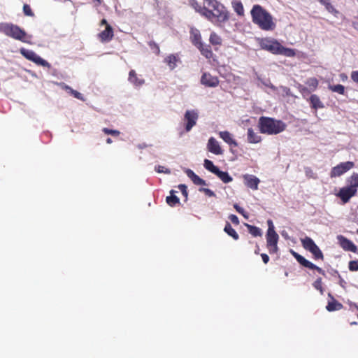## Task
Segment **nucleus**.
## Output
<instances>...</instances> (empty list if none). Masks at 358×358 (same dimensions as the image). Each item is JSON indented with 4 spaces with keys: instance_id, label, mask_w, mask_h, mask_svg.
<instances>
[{
    "instance_id": "nucleus-62",
    "label": "nucleus",
    "mask_w": 358,
    "mask_h": 358,
    "mask_svg": "<svg viewBox=\"0 0 358 358\" xmlns=\"http://www.w3.org/2000/svg\"><path fill=\"white\" fill-rule=\"evenodd\" d=\"M357 233H358V229H357Z\"/></svg>"
},
{
    "instance_id": "nucleus-36",
    "label": "nucleus",
    "mask_w": 358,
    "mask_h": 358,
    "mask_svg": "<svg viewBox=\"0 0 358 358\" xmlns=\"http://www.w3.org/2000/svg\"><path fill=\"white\" fill-rule=\"evenodd\" d=\"M306 268H308L311 270H316L319 273L322 274V275H325V271L321 268L320 267H318L315 264H313L310 261H308L306 264L305 265Z\"/></svg>"
},
{
    "instance_id": "nucleus-17",
    "label": "nucleus",
    "mask_w": 358,
    "mask_h": 358,
    "mask_svg": "<svg viewBox=\"0 0 358 358\" xmlns=\"http://www.w3.org/2000/svg\"><path fill=\"white\" fill-rule=\"evenodd\" d=\"M219 136L230 146L237 147L238 143L232 137V135L228 131H222L219 132Z\"/></svg>"
},
{
    "instance_id": "nucleus-35",
    "label": "nucleus",
    "mask_w": 358,
    "mask_h": 358,
    "mask_svg": "<svg viewBox=\"0 0 358 358\" xmlns=\"http://www.w3.org/2000/svg\"><path fill=\"white\" fill-rule=\"evenodd\" d=\"M209 41L213 45H220L222 44V38L215 32L211 33Z\"/></svg>"
},
{
    "instance_id": "nucleus-34",
    "label": "nucleus",
    "mask_w": 358,
    "mask_h": 358,
    "mask_svg": "<svg viewBox=\"0 0 358 358\" xmlns=\"http://www.w3.org/2000/svg\"><path fill=\"white\" fill-rule=\"evenodd\" d=\"M328 88L333 92H336L341 95L345 94V87L341 84L334 85H329Z\"/></svg>"
},
{
    "instance_id": "nucleus-13",
    "label": "nucleus",
    "mask_w": 358,
    "mask_h": 358,
    "mask_svg": "<svg viewBox=\"0 0 358 358\" xmlns=\"http://www.w3.org/2000/svg\"><path fill=\"white\" fill-rule=\"evenodd\" d=\"M207 149L210 152L216 155H221L223 154V150L220 145L219 142L214 137H210L208 139Z\"/></svg>"
},
{
    "instance_id": "nucleus-54",
    "label": "nucleus",
    "mask_w": 358,
    "mask_h": 358,
    "mask_svg": "<svg viewBox=\"0 0 358 358\" xmlns=\"http://www.w3.org/2000/svg\"><path fill=\"white\" fill-rule=\"evenodd\" d=\"M261 257L262 258V261L264 262V264H267L269 261V257L265 254V253H262L261 254Z\"/></svg>"
},
{
    "instance_id": "nucleus-29",
    "label": "nucleus",
    "mask_w": 358,
    "mask_h": 358,
    "mask_svg": "<svg viewBox=\"0 0 358 358\" xmlns=\"http://www.w3.org/2000/svg\"><path fill=\"white\" fill-rule=\"evenodd\" d=\"M175 192H176L174 190H171L170 191L171 195L167 196L166 199V203H168V205H169L170 206H172V207L175 206L176 204L180 203L179 198L178 196H176V195H174Z\"/></svg>"
},
{
    "instance_id": "nucleus-9",
    "label": "nucleus",
    "mask_w": 358,
    "mask_h": 358,
    "mask_svg": "<svg viewBox=\"0 0 358 358\" xmlns=\"http://www.w3.org/2000/svg\"><path fill=\"white\" fill-rule=\"evenodd\" d=\"M354 163L352 162H342L337 166L332 168L330 172L331 178H335L341 176V175L346 173L354 167Z\"/></svg>"
},
{
    "instance_id": "nucleus-52",
    "label": "nucleus",
    "mask_w": 358,
    "mask_h": 358,
    "mask_svg": "<svg viewBox=\"0 0 358 358\" xmlns=\"http://www.w3.org/2000/svg\"><path fill=\"white\" fill-rule=\"evenodd\" d=\"M229 219L231 220V222L236 224V225H238L239 224V220H238V217L236 215H230L229 217Z\"/></svg>"
},
{
    "instance_id": "nucleus-50",
    "label": "nucleus",
    "mask_w": 358,
    "mask_h": 358,
    "mask_svg": "<svg viewBox=\"0 0 358 358\" xmlns=\"http://www.w3.org/2000/svg\"><path fill=\"white\" fill-rule=\"evenodd\" d=\"M178 189L181 191L182 195L187 198L188 192H187V187L185 184H180L178 185Z\"/></svg>"
},
{
    "instance_id": "nucleus-41",
    "label": "nucleus",
    "mask_w": 358,
    "mask_h": 358,
    "mask_svg": "<svg viewBox=\"0 0 358 358\" xmlns=\"http://www.w3.org/2000/svg\"><path fill=\"white\" fill-rule=\"evenodd\" d=\"M102 131L107 135H112L113 136H119L120 134V131L115 129H110L108 128H103Z\"/></svg>"
},
{
    "instance_id": "nucleus-19",
    "label": "nucleus",
    "mask_w": 358,
    "mask_h": 358,
    "mask_svg": "<svg viewBox=\"0 0 358 358\" xmlns=\"http://www.w3.org/2000/svg\"><path fill=\"white\" fill-rule=\"evenodd\" d=\"M190 40L194 45L198 47L202 43L201 36L199 30L196 28H191L190 29Z\"/></svg>"
},
{
    "instance_id": "nucleus-58",
    "label": "nucleus",
    "mask_w": 358,
    "mask_h": 358,
    "mask_svg": "<svg viewBox=\"0 0 358 358\" xmlns=\"http://www.w3.org/2000/svg\"><path fill=\"white\" fill-rule=\"evenodd\" d=\"M255 253L256 255H258L259 253V245H257V243L256 244V250L255 251Z\"/></svg>"
},
{
    "instance_id": "nucleus-59",
    "label": "nucleus",
    "mask_w": 358,
    "mask_h": 358,
    "mask_svg": "<svg viewBox=\"0 0 358 358\" xmlns=\"http://www.w3.org/2000/svg\"><path fill=\"white\" fill-rule=\"evenodd\" d=\"M106 143H107L108 144H110V143H113V141H112V139H111L110 138H108L106 139Z\"/></svg>"
},
{
    "instance_id": "nucleus-37",
    "label": "nucleus",
    "mask_w": 358,
    "mask_h": 358,
    "mask_svg": "<svg viewBox=\"0 0 358 358\" xmlns=\"http://www.w3.org/2000/svg\"><path fill=\"white\" fill-rule=\"evenodd\" d=\"M350 187L357 190L358 187V173H353L350 178Z\"/></svg>"
},
{
    "instance_id": "nucleus-60",
    "label": "nucleus",
    "mask_w": 358,
    "mask_h": 358,
    "mask_svg": "<svg viewBox=\"0 0 358 358\" xmlns=\"http://www.w3.org/2000/svg\"><path fill=\"white\" fill-rule=\"evenodd\" d=\"M301 92H308V90H307V88H306V87H303V88L301 90Z\"/></svg>"
},
{
    "instance_id": "nucleus-46",
    "label": "nucleus",
    "mask_w": 358,
    "mask_h": 358,
    "mask_svg": "<svg viewBox=\"0 0 358 358\" xmlns=\"http://www.w3.org/2000/svg\"><path fill=\"white\" fill-rule=\"evenodd\" d=\"M234 208L236 209V210L238 213L242 215L245 218H248V216L246 212L245 211V210L243 208H241L238 204L235 203L234 205Z\"/></svg>"
},
{
    "instance_id": "nucleus-48",
    "label": "nucleus",
    "mask_w": 358,
    "mask_h": 358,
    "mask_svg": "<svg viewBox=\"0 0 358 358\" xmlns=\"http://www.w3.org/2000/svg\"><path fill=\"white\" fill-rule=\"evenodd\" d=\"M67 89L70 90V92L71 94L76 99H80V100H83V95L81 93H80L79 92L76 91V90H74L71 88H70L69 87H66Z\"/></svg>"
},
{
    "instance_id": "nucleus-33",
    "label": "nucleus",
    "mask_w": 358,
    "mask_h": 358,
    "mask_svg": "<svg viewBox=\"0 0 358 358\" xmlns=\"http://www.w3.org/2000/svg\"><path fill=\"white\" fill-rule=\"evenodd\" d=\"M245 226L247 227L249 233L253 236L257 237L262 236V231L259 227L248 224H246Z\"/></svg>"
},
{
    "instance_id": "nucleus-30",
    "label": "nucleus",
    "mask_w": 358,
    "mask_h": 358,
    "mask_svg": "<svg viewBox=\"0 0 358 358\" xmlns=\"http://www.w3.org/2000/svg\"><path fill=\"white\" fill-rule=\"evenodd\" d=\"M224 231L231 237H232L234 240H238L239 238L238 234L235 231L234 229L232 228L231 225L229 222H227L224 229Z\"/></svg>"
},
{
    "instance_id": "nucleus-26",
    "label": "nucleus",
    "mask_w": 358,
    "mask_h": 358,
    "mask_svg": "<svg viewBox=\"0 0 358 358\" xmlns=\"http://www.w3.org/2000/svg\"><path fill=\"white\" fill-rule=\"evenodd\" d=\"M196 10L203 16L206 17L208 20H209L210 22L213 23V13L212 9H208L206 7H200L199 9L195 8Z\"/></svg>"
},
{
    "instance_id": "nucleus-57",
    "label": "nucleus",
    "mask_w": 358,
    "mask_h": 358,
    "mask_svg": "<svg viewBox=\"0 0 358 358\" xmlns=\"http://www.w3.org/2000/svg\"><path fill=\"white\" fill-rule=\"evenodd\" d=\"M352 27L354 29L358 30V22H352Z\"/></svg>"
},
{
    "instance_id": "nucleus-12",
    "label": "nucleus",
    "mask_w": 358,
    "mask_h": 358,
    "mask_svg": "<svg viewBox=\"0 0 358 358\" xmlns=\"http://www.w3.org/2000/svg\"><path fill=\"white\" fill-rule=\"evenodd\" d=\"M357 189H354L350 186L341 188L337 196L339 197L343 203H348L350 199L356 195Z\"/></svg>"
},
{
    "instance_id": "nucleus-32",
    "label": "nucleus",
    "mask_w": 358,
    "mask_h": 358,
    "mask_svg": "<svg viewBox=\"0 0 358 358\" xmlns=\"http://www.w3.org/2000/svg\"><path fill=\"white\" fill-rule=\"evenodd\" d=\"M319 2L324 6L325 8L332 14H337L338 10L331 5L329 0H320Z\"/></svg>"
},
{
    "instance_id": "nucleus-1",
    "label": "nucleus",
    "mask_w": 358,
    "mask_h": 358,
    "mask_svg": "<svg viewBox=\"0 0 358 358\" xmlns=\"http://www.w3.org/2000/svg\"><path fill=\"white\" fill-rule=\"evenodd\" d=\"M250 13L252 22L262 30L273 31L275 29L276 24L272 15L262 6L254 5Z\"/></svg>"
},
{
    "instance_id": "nucleus-51",
    "label": "nucleus",
    "mask_w": 358,
    "mask_h": 358,
    "mask_svg": "<svg viewBox=\"0 0 358 358\" xmlns=\"http://www.w3.org/2000/svg\"><path fill=\"white\" fill-rule=\"evenodd\" d=\"M350 78L353 82L358 84V71H353L351 72Z\"/></svg>"
},
{
    "instance_id": "nucleus-31",
    "label": "nucleus",
    "mask_w": 358,
    "mask_h": 358,
    "mask_svg": "<svg viewBox=\"0 0 358 358\" xmlns=\"http://www.w3.org/2000/svg\"><path fill=\"white\" fill-rule=\"evenodd\" d=\"M203 166L206 170L214 174L219 170V168L215 166L212 161L207 159L204 160Z\"/></svg>"
},
{
    "instance_id": "nucleus-56",
    "label": "nucleus",
    "mask_w": 358,
    "mask_h": 358,
    "mask_svg": "<svg viewBox=\"0 0 358 358\" xmlns=\"http://www.w3.org/2000/svg\"><path fill=\"white\" fill-rule=\"evenodd\" d=\"M100 24L101 25H105L106 27H107V24H109L107 22V20L106 19H102L101 22H100Z\"/></svg>"
},
{
    "instance_id": "nucleus-23",
    "label": "nucleus",
    "mask_w": 358,
    "mask_h": 358,
    "mask_svg": "<svg viewBox=\"0 0 358 358\" xmlns=\"http://www.w3.org/2000/svg\"><path fill=\"white\" fill-rule=\"evenodd\" d=\"M247 139L250 143H258L262 141L261 136L255 133L252 128L248 129Z\"/></svg>"
},
{
    "instance_id": "nucleus-21",
    "label": "nucleus",
    "mask_w": 358,
    "mask_h": 358,
    "mask_svg": "<svg viewBox=\"0 0 358 358\" xmlns=\"http://www.w3.org/2000/svg\"><path fill=\"white\" fill-rule=\"evenodd\" d=\"M128 80L136 87H140L145 83L144 79L139 78L134 70L129 71Z\"/></svg>"
},
{
    "instance_id": "nucleus-3",
    "label": "nucleus",
    "mask_w": 358,
    "mask_h": 358,
    "mask_svg": "<svg viewBox=\"0 0 358 358\" xmlns=\"http://www.w3.org/2000/svg\"><path fill=\"white\" fill-rule=\"evenodd\" d=\"M259 43L262 50L273 55H280L288 57H293L296 55L294 49L284 47L280 42L272 38H263Z\"/></svg>"
},
{
    "instance_id": "nucleus-4",
    "label": "nucleus",
    "mask_w": 358,
    "mask_h": 358,
    "mask_svg": "<svg viewBox=\"0 0 358 358\" xmlns=\"http://www.w3.org/2000/svg\"><path fill=\"white\" fill-rule=\"evenodd\" d=\"M0 32L6 36L23 43H30L31 36L16 24L12 23H0Z\"/></svg>"
},
{
    "instance_id": "nucleus-10",
    "label": "nucleus",
    "mask_w": 358,
    "mask_h": 358,
    "mask_svg": "<svg viewBox=\"0 0 358 358\" xmlns=\"http://www.w3.org/2000/svg\"><path fill=\"white\" fill-rule=\"evenodd\" d=\"M199 115L195 110H187L184 115L185 122V130L189 131L192 127L196 125Z\"/></svg>"
},
{
    "instance_id": "nucleus-25",
    "label": "nucleus",
    "mask_w": 358,
    "mask_h": 358,
    "mask_svg": "<svg viewBox=\"0 0 358 358\" xmlns=\"http://www.w3.org/2000/svg\"><path fill=\"white\" fill-rule=\"evenodd\" d=\"M196 48L199 50L201 55L206 58L210 59L213 57V54L209 45H204L203 43H201Z\"/></svg>"
},
{
    "instance_id": "nucleus-43",
    "label": "nucleus",
    "mask_w": 358,
    "mask_h": 358,
    "mask_svg": "<svg viewBox=\"0 0 358 358\" xmlns=\"http://www.w3.org/2000/svg\"><path fill=\"white\" fill-rule=\"evenodd\" d=\"M23 13L27 16H30V17L34 16V13L32 11L30 6L27 3L24 4V6H23Z\"/></svg>"
},
{
    "instance_id": "nucleus-45",
    "label": "nucleus",
    "mask_w": 358,
    "mask_h": 358,
    "mask_svg": "<svg viewBox=\"0 0 358 358\" xmlns=\"http://www.w3.org/2000/svg\"><path fill=\"white\" fill-rule=\"evenodd\" d=\"M148 45L150 46V48L151 49H152L154 50V52L157 54V55H159L160 53V49H159V45L154 41H150L148 43Z\"/></svg>"
},
{
    "instance_id": "nucleus-7",
    "label": "nucleus",
    "mask_w": 358,
    "mask_h": 358,
    "mask_svg": "<svg viewBox=\"0 0 358 358\" xmlns=\"http://www.w3.org/2000/svg\"><path fill=\"white\" fill-rule=\"evenodd\" d=\"M20 52L27 59L31 61L38 66H41L44 67L50 66L49 63L46 60L42 59L40 56H38L35 52H34L31 50H28L22 48L20 50Z\"/></svg>"
},
{
    "instance_id": "nucleus-22",
    "label": "nucleus",
    "mask_w": 358,
    "mask_h": 358,
    "mask_svg": "<svg viewBox=\"0 0 358 358\" xmlns=\"http://www.w3.org/2000/svg\"><path fill=\"white\" fill-rule=\"evenodd\" d=\"M329 296L331 298V301H329L326 308L328 311L332 312L335 310H339L343 308V306L341 303L338 302L331 295L329 294Z\"/></svg>"
},
{
    "instance_id": "nucleus-11",
    "label": "nucleus",
    "mask_w": 358,
    "mask_h": 358,
    "mask_svg": "<svg viewBox=\"0 0 358 358\" xmlns=\"http://www.w3.org/2000/svg\"><path fill=\"white\" fill-rule=\"evenodd\" d=\"M201 83L205 87H216L219 85L220 80L217 76H213L210 73L205 72L201 77Z\"/></svg>"
},
{
    "instance_id": "nucleus-5",
    "label": "nucleus",
    "mask_w": 358,
    "mask_h": 358,
    "mask_svg": "<svg viewBox=\"0 0 358 358\" xmlns=\"http://www.w3.org/2000/svg\"><path fill=\"white\" fill-rule=\"evenodd\" d=\"M204 2L213 10V23L221 24L229 20V13L223 4L217 0H204Z\"/></svg>"
},
{
    "instance_id": "nucleus-8",
    "label": "nucleus",
    "mask_w": 358,
    "mask_h": 358,
    "mask_svg": "<svg viewBox=\"0 0 358 358\" xmlns=\"http://www.w3.org/2000/svg\"><path fill=\"white\" fill-rule=\"evenodd\" d=\"M266 248L270 254H275L278 252V242L279 236L276 231H267L266 234Z\"/></svg>"
},
{
    "instance_id": "nucleus-20",
    "label": "nucleus",
    "mask_w": 358,
    "mask_h": 358,
    "mask_svg": "<svg viewBox=\"0 0 358 358\" xmlns=\"http://www.w3.org/2000/svg\"><path fill=\"white\" fill-rule=\"evenodd\" d=\"M164 62L169 66V69L173 71L177 66V64L180 62V59L178 56L171 54L164 58Z\"/></svg>"
},
{
    "instance_id": "nucleus-44",
    "label": "nucleus",
    "mask_w": 358,
    "mask_h": 358,
    "mask_svg": "<svg viewBox=\"0 0 358 358\" xmlns=\"http://www.w3.org/2000/svg\"><path fill=\"white\" fill-rule=\"evenodd\" d=\"M348 268L350 271H358V260L350 261L349 262Z\"/></svg>"
},
{
    "instance_id": "nucleus-47",
    "label": "nucleus",
    "mask_w": 358,
    "mask_h": 358,
    "mask_svg": "<svg viewBox=\"0 0 358 358\" xmlns=\"http://www.w3.org/2000/svg\"><path fill=\"white\" fill-rule=\"evenodd\" d=\"M199 192H203L206 195L210 197L215 196V194L214 193V192L208 188L201 187L199 188Z\"/></svg>"
},
{
    "instance_id": "nucleus-24",
    "label": "nucleus",
    "mask_w": 358,
    "mask_h": 358,
    "mask_svg": "<svg viewBox=\"0 0 358 358\" xmlns=\"http://www.w3.org/2000/svg\"><path fill=\"white\" fill-rule=\"evenodd\" d=\"M309 102L311 108L315 110L324 108L322 102L320 101V97L316 94H312L309 98Z\"/></svg>"
},
{
    "instance_id": "nucleus-49",
    "label": "nucleus",
    "mask_w": 358,
    "mask_h": 358,
    "mask_svg": "<svg viewBox=\"0 0 358 358\" xmlns=\"http://www.w3.org/2000/svg\"><path fill=\"white\" fill-rule=\"evenodd\" d=\"M155 170L158 173H167V174H169L171 173V171L166 168L165 166H158L155 168Z\"/></svg>"
},
{
    "instance_id": "nucleus-40",
    "label": "nucleus",
    "mask_w": 358,
    "mask_h": 358,
    "mask_svg": "<svg viewBox=\"0 0 358 358\" xmlns=\"http://www.w3.org/2000/svg\"><path fill=\"white\" fill-rule=\"evenodd\" d=\"M313 286L317 290H319L320 293L323 294V287H322V281L321 278H318L313 284Z\"/></svg>"
},
{
    "instance_id": "nucleus-16",
    "label": "nucleus",
    "mask_w": 358,
    "mask_h": 358,
    "mask_svg": "<svg viewBox=\"0 0 358 358\" xmlns=\"http://www.w3.org/2000/svg\"><path fill=\"white\" fill-rule=\"evenodd\" d=\"M338 240L340 245L344 250L356 252L357 250V246L350 240L341 235L338 236Z\"/></svg>"
},
{
    "instance_id": "nucleus-2",
    "label": "nucleus",
    "mask_w": 358,
    "mask_h": 358,
    "mask_svg": "<svg viewBox=\"0 0 358 358\" xmlns=\"http://www.w3.org/2000/svg\"><path fill=\"white\" fill-rule=\"evenodd\" d=\"M258 127L262 134L276 135L286 129V124L280 120L262 116L258 121Z\"/></svg>"
},
{
    "instance_id": "nucleus-6",
    "label": "nucleus",
    "mask_w": 358,
    "mask_h": 358,
    "mask_svg": "<svg viewBox=\"0 0 358 358\" xmlns=\"http://www.w3.org/2000/svg\"><path fill=\"white\" fill-rule=\"evenodd\" d=\"M303 248L311 252L315 259H324V255L319 247L315 244L314 241L308 236L301 239Z\"/></svg>"
},
{
    "instance_id": "nucleus-18",
    "label": "nucleus",
    "mask_w": 358,
    "mask_h": 358,
    "mask_svg": "<svg viewBox=\"0 0 358 358\" xmlns=\"http://www.w3.org/2000/svg\"><path fill=\"white\" fill-rule=\"evenodd\" d=\"M185 173L190 178L192 182L196 185H206V181L197 176L192 170L186 169Z\"/></svg>"
},
{
    "instance_id": "nucleus-27",
    "label": "nucleus",
    "mask_w": 358,
    "mask_h": 358,
    "mask_svg": "<svg viewBox=\"0 0 358 358\" xmlns=\"http://www.w3.org/2000/svg\"><path fill=\"white\" fill-rule=\"evenodd\" d=\"M231 6L237 15L240 16H243L244 15V8L241 1L233 0L231 1Z\"/></svg>"
},
{
    "instance_id": "nucleus-53",
    "label": "nucleus",
    "mask_w": 358,
    "mask_h": 358,
    "mask_svg": "<svg viewBox=\"0 0 358 358\" xmlns=\"http://www.w3.org/2000/svg\"><path fill=\"white\" fill-rule=\"evenodd\" d=\"M267 224H268V227L267 231H271V232L275 231L273 221L271 220H268L267 221Z\"/></svg>"
},
{
    "instance_id": "nucleus-55",
    "label": "nucleus",
    "mask_w": 358,
    "mask_h": 358,
    "mask_svg": "<svg viewBox=\"0 0 358 358\" xmlns=\"http://www.w3.org/2000/svg\"><path fill=\"white\" fill-rule=\"evenodd\" d=\"M340 77H341V80L343 81H345V80H346L348 79L347 75L345 73H344L340 74Z\"/></svg>"
},
{
    "instance_id": "nucleus-39",
    "label": "nucleus",
    "mask_w": 358,
    "mask_h": 358,
    "mask_svg": "<svg viewBox=\"0 0 358 358\" xmlns=\"http://www.w3.org/2000/svg\"><path fill=\"white\" fill-rule=\"evenodd\" d=\"M306 84L311 90H315L318 86V80L315 78H310L307 80Z\"/></svg>"
},
{
    "instance_id": "nucleus-61",
    "label": "nucleus",
    "mask_w": 358,
    "mask_h": 358,
    "mask_svg": "<svg viewBox=\"0 0 358 358\" xmlns=\"http://www.w3.org/2000/svg\"><path fill=\"white\" fill-rule=\"evenodd\" d=\"M343 282H344L343 280L341 279V284H343Z\"/></svg>"
},
{
    "instance_id": "nucleus-28",
    "label": "nucleus",
    "mask_w": 358,
    "mask_h": 358,
    "mask_svg": "<svg viewBox=\"0 0 358 358\" xmlns=\"http://www.w3.org/2000/svg\"><path fill=\"white\" fill-rule=\"evenodd\" d=\"M215 175H216L224 183H229L233 180V178L229 176L227 171H222L219 169Z\"/></svg>"
},
{
    "instance_id": "nucleus-15",
    "label": "nucleus",
    "mask_w": 358,
    "mask_h": 358,
    "mask_svg": "<svg viewBox=\"0 0 358 358\" xmlns=\"http://www.w3.org/2000/svg\"><path fill=\"white\" fill-rule=\"evenodd\" d=\"M243 178L244 183L248 187L251 188L253 190H257L258 189L260 180L257 177L253 175L245 174Z\"/></svg>"
},
{
    "instance_id": "nucleus-14",
    "label": "nucleus",
    "mask_w": 358,
    "mask_h": 358,
    "mask_svg": "<svg viewBox=\"0 0 358 358\" xmlns=\"http://www.w3.org/2000/svg\"><path fill=\"white\" fill-rule=\"evenodd\" d=\"M114 36L113 29L110 24H107L105 29L98 34L99 39L102 43L110 41Z\"/></svg>"
},
{
    "instance_id": "nucleus-38",
    "label": "nucleus",
    "mask_w": 358,
    "mask_h": 358,
    "mask_svg": "<svg viewBox=\"0 0 358 358\" xmlns=\"http://www.w3.org/2000/svg\"><path fill=\"white\" fill-rule=\"evenodd\" d=\"M292 254L294 257V258L296 259V261L303 266H305L306 263L308 260H307L305 257H303L302 255L298 254L297 252L292 250Z\"/></svg>"
},
{
    "instance_id": "nucleus-42",
    "label": "nucleus",
    "mask_w": 358,
    "mask_h": 358,
    "mask_svg": "<svg viewBox=\"0 0 358 358\" xmlns=\"http://www.w3.org/2000/svg\"><path fill=\"white\" fill-rule=\"evenodd\" d=\"M304 171H305L306 176L308 178H313V179L317 178L316 173H314V171H313V169L311 168L306 167L304 169Z\"/></svg>"
}]
</instances>
